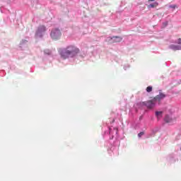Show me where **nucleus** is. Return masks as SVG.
<instances>
[{"mask_svg": "<svg viewBox=\"0 0 181 181\" xmlns=\"http://www.w3.org/2000/svg\"><path fill=\"white\" fill-rule=\"evenodd\" d=\"M61 57L62 59H69V57H74L78 53H80V49L77 47L70 45L64 50H59Z\"/></svg>", "mask_w": 181, "mask_h": 181, "instance_id": "nucleus-1", "label": "nucleus"}, {"mask_svg": "<svg viewBox=\"0 0 181 181\" xmlns=\"http://www.w3.org/2000/svg\"><path fill=\"white\" fill-rule=\"evenodd\" d=\"M50 36L53 40H59L62 37V31L57 28L52 29Z\"/></svg>", "mask_w": 181, "mask_h": 181, "instance_id": "nucleus-2", "label": "nucleus"}, {"mask_svg": "<svg viewBox=\"0 0 181 181\" xmlns=\"http://www.w3.org/2000/svg\"><path fill=\"white\" fill-rule=\"evenodd\" d=\"M156 104V102L153 99L152 100L141 103V105H145L148 110H152V108L155 107Z\"/></svg>", "mask_w": 181, "mask_h": 181, "instance_id": "nucleus-3", "label": "nucleus"}, {"mask_svg": "<svg viewBox=\"0 0 181 181\" xmlns=\"http://www.w3.org/2000/svg\"><path fill=\"white\" fill-rule=\"evenodd\" d=\"M110 43H119V42H122V37L115 36L110 38Z\"/></svg>", "mask_w": 181, "mask_h": 181, "instance_id": "nucleus-4", "label": "nucleus"}, {"mask_svg": "<svg viewBox=\"0 0 181 181\" xmlns=\"http://www.w3.org/2000/svg\"><path fill=\"white\" fill-rule=\"evenodd\" d=\"M165 97H166V95H165V93H159V95H157L153 99L154 101H159V103H160V100H163V98H165Z\"/></svg>", "mask_w": 181, "mask_h": 181, "instance_id": "nucleus-5", "label": "nucleus"}, {"mask_svg": "<svg viewBox=\"0 0 181 181\" xmlns=\"http://www.w3.org/2000/svg\"><path fill=\"white\" fill-rule=\"evenodd\" d=\"M170 49H172V50H181V47L179 45H170Z\"/></svg>", "mask_w": 181, "mask_h": 181, "instance_id": "nucleus-6", "label": "nucleus"}, {"mask_svg": "<svg viewBox=\"0 0 181 181\" xmlns=\"http://www.w3.org/2000/svg\"><path fill=\"white\" fill-rule=\"evenodd\" d=\"M158 5L159 4L158 2H154L153 4L148 5V8H156Z\"/></svg>", "mask_w": 181, "mask_h": 181, "instance_id": "nucleus-7", "label": "nucleus"}, {"mask_svg": "<svg viewBox=\"0 0 181 181\" xmlns=\"http://www.w3.org/2000/svg\"><path fill=\"white\" fill-rule=\"evenodd\" d=\"M46 31V27L44 25H41L38 28V32H45Z\"/></svg>", "mask_w": 181, "mask_h": 181, "instance_id": "nucleus-8", "label": "nucleus"}, {"mask_svg": "<svg viewBox=\"0 0 181 181\" xmlns=\"http://www.w3.org/2000/svg\"><path fill=\"white\" fill-rule=\"evenodd\" d=\"M162 114H163V112L162 111L156 112V117H157V118H161Z\"/></svg>", "mask_w": 181, "mask_h": 181, "instance_id": "nucleus-9", "label": "nucleus"}, {"mask_svg": "<svg viewBox=\"0 0 181 181\" xmlns=\"http://www.w3.org/2000/svg\"><path fill=\"white\" fill-rule=\"evenodd\" d=\"M165 122H170L172 121V119L168 115H166L165 117Z\"/></svg>", "mask_w": 181, "mask_h": 181, "instance_id": "nucleus-10", "label": "nucleus"}, {"mask_svg": "<svg viewBox=\"0 0 181 181\" xmlns=\"http://www.w3.org/2000/svg\"><path fill=\"white\" fill-rule=\"evenodd\" d=\"M147 93H151L152 91V86H148L146 88Z\"/></svg>", "mask_w": 181, "mask_h": 181, "instance_id": "nucleus-11", "label": "nucleus"}, {"mask_svg": "<svg viewBox=\"0 0 181 181\" xmlns=\"http://www.w3.org/2000/svg\"><path fill=\"white\" fill-rule=\"evenodd\" d=\"M144 132H140L139 134H138V136H139V138H141V136H142V135H144Z\"/></svg>", "mask_w": 181, "mask_h": 181, "instance_id": "nucleus-12", "label": "nucleus"}, {"mask_svg": "<svg viewBox=\"0 0 181 181\" xmlns=\"http://www.w3.org/2000/svg\"><path fill=\"white\" fill-rule=\"evenodd\" d=\"M164 28H166V26H168V22H165L163 23Z\"/></svg>", "mask_w": 181, "mask_h": 181, "instance_id": "nucleus-13", "label": "nucleus"}, {"mask_svg": "<svg viewBox=\"0 0 181 181\" xmlns=\"http://www.w3.org/2000/svg\"><path fill=\"white\" fill-rule=\"evenodd\" d=\"M177 43L178 45H181V38L178 39Z\"/></svg>", "mask_w": 181, "mask_h": 181, "instance_id": "nucleus-14", "label": "nucleus"}, {"mask_svg": "<svg viewBox=\"0 0 181 181\" xmlns=\"http://www.w3.org/2000/svg\"><path fill=\"white\" fill-rule=\"evenodd\" d=\"M170 8H173V9H175L176 8V6L175 5L170 6Z\"/></svg>", "mask_w": 181, "mask_h": 181, "instance_id": "nucleus-15", "label": "nucleus"}, {"mask_svg": "<svg viewBox=\"0 0 181 181\" xmlns=\"http://www.w3.org/2000/svg\"><path fill=\"white\" fill-rule=\"evenodd\" d=\"M155 0H148V2H153Z\"/></svg>", "mask_w": 181, "mask_h": 181, "instance_id": "nucleus-16", "label": "nucleus"}]
</instances>
